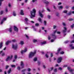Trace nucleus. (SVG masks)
Returning <instances> with one entry per match:
<instances>
[{
    "mask_svg": "<svg viewBox=\"0 0 74 74\" xmlns=\"http://www.w3.org/2000/svg\"><path fill=\"white\" fill-rule=\"evenodd\" d=\"M36 10L34 9L32 10V11H31V18L32 19L33 18H34V17H35V16H36Z\"/></svg>",
    "mask_w": 74,
    "mask_h": 74,
    "instance_id": "nucleus-1",
    "label": "nucleus"
},
{
    "mask_svg": "<svg viewBox=\"0 0 74 74\" xmlns=\"http://www.w3.org/2000/svg\"><path fill=\"white\" fill-rule=\"evenodd\" d=\"M37 51L36 50H34V52H31L29 53V58H32V57L34 56V55L36 53V52Z\"/></svg>",
    "mask_w": 74,
    "mask_h": 74,
    "instance_id": "nucleus-2",
    "label": "nucleus"
},
{
    "mask_svg": "<svg viewBox=\"0 0 74 74\" xmlns=\"http://www.w3.org/2000/svg\"><path fill=\"white\" fill-rule=\"evenodd\" d=\"M13 57V56L12 55H11V57H10V56H8L7 58L5 59L6 61V62H8V61H10V60L12 59Z\"/></svg>",
    "mask_w": 74,
    "mask_h": 74,
    "instance_id": "nucleus-3",
    "label": "nucleus"
},
{
    "mask_svg": "<svg viewBox=\"0 0 74 74\" xmlns=\"http://www.w3.org/2000/svg\"><path fill=\"white\" fill-rule=\"evenodd\" d=\"M12 47L13 49H14V50H16L17 48H18V45L16 44L15 45L12 44Z\"/></svg>",
    "mask_w": 74,
    "mask_h": 74,
    "instance_id": "nucleus-4",
    "label": "nucleus"
},
{
    "mask_svg": "<svg viewBox=\"0 0 74 74\" xmlns=\"http://www.w3.org/2000/svg\"><path fill=\"white\" fill-rule=\"evenodd\" d=\"M25 21V24H26L27 25H30V23H29V20L28 18H25V19L24 20Z\"/></svg>",
    "mask_w": 74,
    "mask_h": 74,
    "instance_id": "nucleus-5",
    "label": "nucleus"
},
{
    "mask_svg": "<svg viewBox=\"0 0 74 74\" xmlns=\"http://www.w3.org/2000/svg\"><path fill=\"white\" fill-rule=\"evenodd\" d=\"M62 57H60L57 59V62L58 63H60L62 62Z\"/></svg>",
    "mask_w": 74,
    "mask_h": 74,
    "instance_id": "nucleus-6",
    "label": "nucleus"
},
{
    "mask_svg": "<svg viewBox=\"0 0 74 74\" xmlns=\"http://www.w3.org/2000/svg\"><path fill=\"white\" fill-rule=\"evenodd\" d=\"M7 18H3V19L2 20V21H1L0 24L1 25H2L3 23V22H4V21H5L7 20Z\"/></svg>",
    "mask_w": 74,
    "mask_h": 74,
    "instance_id": "nucleus-7",
    "label": "nucleus"
},
{
    "mask_svg": "<svg viewBox=\"0 0 74 74\" xmlns=\"http://www.w3.org/2000/svg\"><path fill=\"white\" fill-rule=\"evenodd\" d=\"M25 64L24 63L23 61L21 62L20 66L21 67L22 69H23L24 68V66Z\"/></svg>",
    "mask_w": 74,
    "mask_h": 74,
    "instance_id": "nucleus-8",
    "label": "nucleus"
},
{
    "mask_svg": "<svg viewBox=\"0 0 74 74\" xmlns=\"http://www.w3.org/2000/svg\"><path fill=\"white\" fill-rule=\"evenodd\" d=\"M14 29L15 32H18V29L16 27L14 26Z\"/></svg>",
    "mask_w": 74,
    "mask_h": 74,
    "instance_id": "nucleus-9",
    "label": "nucleus"
},
{
    "mask_svg": "<svg viewBox=\"0 0 74 74\" xmlns=\"http://www.w3.org/2000/svg\"><path fill=\"white\" fill-rule=\"evenodd\" d=\"M8 31L9 33H12V27L9 28L8 29Z\"/></svg>",
    "mask_w": 74,
    "mask_h": 74,
    "instance_id": "nucleus-10",
    "label": "nucleus"
},
{
    "mask_svg": "<svg viewBox=\"0 0 74 74\" xmlns=\"http://www.w3.org/2000/svg\"><path fill=\"white\" fill-rule=\"evenodd\" d=\"M53 68L51 67L48 70V72L49 73H51V71H52V70H53Z\"/></svg>",
    "mask_w": 74,
    "mask_h": 74,
    "instance_id": "nucleus-11",
    "label": "nucleus"
},
{
    "mask_svg": "<svg viewBox=\"0 0 74 74\" xmlns=\"http://www.w3.org/2000/svg\"><path fill=\"white\" fill-rule=\"evenodd\" d=\"M27 49H25L24 50L21 51V53L22 55H23V53H24V52H27Z\"/></svg>",
    "mask_w": 74,
    "mask_h": 74,
    "instance_id": "nucleus-12",
    "label": "nucleus"
},
{
    "mask_svg": "<svg viewBox=\"0 0 74 74\" xmlns=\"http://www.w3.org/2000/svg\"><path fill=\"white\" fill-rule=\"evenodd\" d=\"M11 40H8L7 42L5 43V45H8L10 43H11Z\"/></svg>",
    "mask_w": 74,
    "mask_h": 74,
    "instance_id": "nucleus-13",
    "label": "nucleus"
},
{
    "mask_svg": "<svg viewBox=\"0 0 74 74\" xmlns=\"http://www.w3.org/2000/svg\"><path fill=\"white\" fill-rule=\"evenodd\" d=\"M52 37L54 39V40L56 39V36L55 35V34H52Z\"/></svg>",
    "mask_w": 74,
    "mask_h": 74,
    "instance_id": "nucleus-14",
    "label": "nucleus"
},
{
    "mask_svg": "<svg viewBox=\"0 0 74 74\" xmlns=\"http://www.w3.org/2000/svg\"><path fill=\"white\" fill-rule=\"evenodd\" d=\"M64 29L63 30V33H66L67 32V28L66 27H64Z\"/></svg>",
    "mask_w": 74,
    "mask_h": 74,
    "instance_id": "nucleus-15",
    "label": "nucleus"
},
{
    "mask_svg": "<svg viewBox=\"0 0 74 74\" xmlns=\"http://www.w3.org/2000/svg\"><path fill=\"white\" fill-rule=\"evenodd\" d=\"M39 15L41 17V18H43V16L42 14L41 13V11L40 10H39Z\"/></svg>",
    "mask_w": 74,
    "mask_h": 74,
    "instance_id": "nucleus-16",
    "label": "nucleus"
},
{
    "mask_svg": "<svg viewBox=\"0 0 74 74\" xmlns=\"http://www.w3.org/2000/svg\"><path fill=\"white\" fill-rule=\"evenodd\" d=\"M20 14L21 15H24V13H23V11L22 10H21V12L20 13Z\"/></svg>",
    "mask_w": 74,
    "mask_h": 74,
    "instance_id": "nucleus-17",
    "label": "nucleus"
},
{
    "mask_svg": "<svg viewBox=\"0 0 74 74\" xmlns=\"http://www.w3.org/2000/svg\"><path fill=\"white\" fill-rule=\"evenodd\" d=\"M32 28H33V30L35 32H36L37 31V29L35 28V26H32Z\"/></svg>",
    "mask_w": 74,
    "mask_h": 74,
    "instance_id": "nucleus-18",
    "label": "nucleus"
},
{
    "mask_svg": "<svg viewBox=\"0 0 74 74\" xmlns=\"http://www.w3.org/2000/svg\"><path fill=\"white\" fill-rule=\"evenodd\" d=\"M73 44H71L69 45L70 47H71V48L72 49H74V47L73 46Z\"/></svg>",
    "mask_w": 74,
    "mask_h": 74,
    "instance_id": "nucleus-19",
    "label": "nucleus"
},
{
    "mask_svg": "<svg viewBox=\"0 0 74 74\" xmlns=\"http://www.w3.org/2000/svg\"><path fill=\"white\" fill-rule=\"evenodd\" d=\"M48 53H49V52H47V53H46L45 54V56H46V58H49V56H48Z\"/></svg>",
    "mask_w": 74,
    "mask_h": 74,
    "instance_id": "nucleus-20",
    "label": "nucleus"
},
{
    "mask_svg": "<svg viewBox=\"0 0 74 74\" xmlns=\"http://www.w3.org/2000/svg\"><path fill=\"white\" fill-rule=\"evenodd\" d=\"M3 42H1L0 43V49H1V48H2V47H3Z\"/></svg>",
    "mask_w": 74,
    "mask_h": 74,
    "instance_id": "nucleus-21",
    "label": "nucleus"
},
{
    "mask_svg": "<svg viewBox=\"0 0 74 74\" xmlns=\"http://www.w3.org/2000/svg\"><path fill=\"white\" fill-rule=\"evenodd\" d=\"M13 15L14 16H16V12L14 11L13 12Z\"/></svg>",
    "mask_w": 74,
    "mask_h": 74,
    "instance_id": "nucleus-22",
    "label": "nucleus"
},
{
    "mask_svg": "<svg viewBox=\"0 0 74 74\" xmlns=\"http://www.w3.org/2000/svg\"><path fill=\"white\" fill-rule=\"evenodd\" d=\"M47 43L46 41H43V42L41 43V44L42 45H44Z\"/></svg>",
    "mask_w": 74,
    "mask_h": 74,
    "instance_id": "nucleus-23",
    "label": "nucleus"
},
{
    "mask_svg": "<svg viewBox=\"0 0 74 74\" xmlns=\"http://www.w3.org/2000/svg\"><path fill=\"white\" fill-rule=\"evenodd\" d=\"M24 42L22 41H20V44L21 45H23L24 44Z\"/></svg>",
    "mask_w": 74,
    "mask_h": 74,
    "instance_id": "nucleus-24",
    "label": "nucleus"
},
{
    "mask_svg": "<svg viewBox=\"0 0 74 74\" xmlns=\"http://www.w3.org/2000/svg\"><path fill=\"white\" fill-rule=\"evenodd\" d=\"M38 21L40 22H41V23H42V19L40 18H38Z\"/></svg>",
    "mask_w": 74,
    "mask_h": 74,
    "instance_id": "nucleus-25",
    "label": "nucleus"
},
{
    "mask_svg": "<svg viewBox=\"0 0 74 74\" xmlns=\"http://www.w3.org/2000/svg\"><path fill=\"white\" fill-rule=\"evenodd\" d=\"M17 69L18 70V71H20L21 70V67H20V66H17Z\"/></svg>",
    "mask_w": 74,
    "mask_h": 74,
    "instance_id": "nucleus-26",
    "label": "nucleus"
},
{
    "mask_svg": "<svg viewBox=\"0 0 74 74\" xmlns=\"http://www.w3.org/2000/svg\"><path fill=\"white\" fill-rule=\"evenodd\" d=\"M33 60L34 62H36L37 60V57L34 58Z\"/></svg>",
    "mask_w": 74,
    "mask_h": 74,
    "instance_id": "nucleus-27",
    "label": "nucleus"
},
{
    "mask_svg": "<svg viewBox=\"0 0 74 74\" xmlns=\"http://www.w3.org/2000/svg\"><path fill=\"white\" fill-rule=\"evenodd\" d=\"M33 41L34 43H36V42H37V40L36 39H34L33 40Z\"/></svg>",
    "mask_w": 74,
    "mask_h": 74,
    "instance_id": "nucleus-28",
    "label": "nucleus"
},
{
    "mask_svg": "<svg viewBox=\"0 0 74 74\" xmlns=\"http://www.w3.org/2000/svg\"><path fill=\"white\" fill-rule=\"evenodd\" d=\"M61 50H62V49L61 48H59L58 49L57 51L59 53V52H60Z\"/></svg>",
    "mask_w": 74,
    "mask_h": 74,
    "instance_id": "nucleus-29",
    "label": "nucleus"
},
{
    "mask_svg": "<svg viewBox=\"0 0 74 74\" xmlns=\"http://www.w3.org/2000/svg\"><path fill=\"white\" fill-rule=\"evenodd\" d=\"M62 25L64 26H66V23L64 22H63L62 23Z\"/></svg>",
    "mask_w": 74,
    "mask_h": 74,
    "instance_id": "nucleus-30",
    "label": "nucleus"
},
{
    "mask_svg": "<svg viewBox=\"0 0 74 74\" xmlns=\"http://www.w3.org/2000/svg\"><path fill=\"white\" fill-rule=\"evenodd\" d=\"M11 69H10L8 72V74H10L11 73Z\"/></svg>",
    "mask_w": 74,
    "mask_h": 74,
    "instance_id": "nucleus-31",
    "label": "nucleus"
},
{
    "mask_svg": "<svg viewBox=\"0 0 74 74\" xmlns=\"http://www.w3.org/2000/svg\"><path fill=\"white\" fill-rule=\"evenodd\" d=\"M12 41L13 42H16V40L15 39L12 40Z\"/></svg>",
    "mask_w": 74,
    "mask_h": 74,
    "instance_id": "nucleus-32",
    "label": "nucleus"
},
{
    "mask_svg": "<svg viewBox=\"0 0 74 74\" xmlns=\"http://www.w3.org/2000/svg\"><path fill=\"white\" fill-rule=\"evenodd\" d=\"M45 11V10H44V9H42L41 10V12H42V13H43Z\"/></svg>",
    "mask_w": 74,
    "mask_h": 74,
    "instance_id": "nucleus-33",
    "label": "nucleus"
},
{
    "mask_svg": "<svg viewBox=\"0 0 74 74\" xmlns=\"http://www.w3.org/2000/svg\"><path fill=\"white\" fill-rule=\"evenodd\" d=\"M59 9H62L63 8V6H60L58 7Z\"/></svg>",
    "mask_w": 74,
    "mask_h": 74,
    "instance_id": "nucleus-34",
    "label": "nucleus"
},
{
    "mask_svg": "<svg viewBox=\"0 0 74 74\" xmlns=\"http://www.w3.org/2000/svg\"><path fill=\"white\" fill-rule=\"evenodd\" d=\"M56 15L57 16H59V13L57 12L56 13Z\"/></svg>",
    "mask_w": 74,
    "mask_h": 74,
    "instance_id": "nucleus-35",
    "label": "nucleus"
},
{
    "mask_svg": "<svg viewBox=\"0 0 74 74\" xmlns=\"http://www.w3.org/2000/svg\"><path fill=\"white\" fill-rule=\"evenodd\" d=\"M63 13H65V14H67V11L66 10H64L63 11Z\"/></svg>",
    "mask_w": 74,
    "mask_h": 74,
    "instance_id": "nucleus-36",
    "label": "nucleus"
},
{
    "mask_svg": "<svg viewBox=\"0 0 74 74\" xmlns=\"http://www.w3.org/2000/svg\"><path fill=\"white\" fill-rule=\"evenodd\" d=\"M60 53L61 54V55H63V54H64V51H62L60 52Z\"/></svg>",
    "mask_w": 74,
    "mask_h": 74,
    "instance_id": "nucleus-37",
    "label": "nucleus"
},
{
    "mask_svg": "<svg viewBox=\"0 0 74 74\" xmlns=\"http://www.w3.org/2000/svg\"><path fill=\"white\" fill-rule=\"evenodd\" d=\"M37 64H38V65L39 66L41 64V62L40 61H38L37 62Z\"/></svg>",
    "mask_w": 74,
    "mask_h": 74,
    "instance_id": "nucleus-38",
    "label": "nucleus"
},
{
    "mask_svg": "<svg viewBox=\"0 0 74 74\" xmlns=\"http://www.w3.org/2000/svg\"><path fill=\"white\" fill-rule=\"evenodd\" d=\"M44 3L46 4H49V2L47 1H45Z\"/></svg>",
    "mask_w": 74,
    "mask_h": 74,
    "instance_id": "nucleus-39",
    "label": "nucleus"
},
{
    "mask_svg": "<svg viewBox=\"0 0 74 74\" xmlns=\"http://www.w3.org/2000/svg\"><path fill=\"white\" fill-rule=\"evenodd\" d=\"M5 11L6 12H8V8L7 7L5 8Z\"/></svg>",
    "mask_w": 74,
    "mask_h": 74,
    "instance_id": "nucleus-40",
    "label": "nucleus"
},
{
    "mask_svg": "<svg viewBox=\"0 0 74 74\" xmlns=\"http://www.w3.org/2000/svg\"><path fill=\"white\" fill-rule=\"evenodd\" d=\"M71 14V12H70L69 13L67 14V16H69V15H70Z\"/></svg>",
    "mask_w": 74,
    "mask_h": 74,
    "instance_id": "nucleus-41",
    "label": "nucleus"
},
{
    "mask_svg": "<svg viewBox=\"0 0 74 74\" xmlns=\"http://www.w3.org/2000/svg\"><path fill=\"white\" fill-rule=\"evenodd\" d=\"M44 25L45 26H46V25H47V22H46V21H44Z\"/></svg>",
    "mask_w": 74,
    "mask_h": 74,
    "instance_id": "nucleus-42",
    "label": "nucleus"
},
{
    "mask_svg": "<svg viewBox=\"0 0 74 74\" xmlns=\"http://www.w3.org/2000/svg\"><path fill=\"white\" fill-rule=\"evenodd\" d=\"M26 69H23L21 71V72H23H23H25V71H26Z\"/></svg>",
    "mask_w": 74,
    "mask_h": 74,
    "instance_id": "nucleus-43",
    "label": "nucleus"
},
{
    "mask_svg": "<svg viewBox=\"0 0 74 74\" xmlns=\"http://www.w3.org/2000/svg\"><path fill=\"white\" fill-rule=\"evenodd\" d=\"M11 67L12 68H15V65H11Z\"/></svg>",
    "mask_w": 74,
    "mask_h": 74,
    "instance_id": "nucleus-44",
    "label": "nucleus"
},
{
    "mask_svg": "<svg viewBox=\"0 0 74 74\" xmlns=\"http://www.w3.org/2000/svg\"><path fill=\"white\" fill-rule=\"evenodd\" d=\"M35 25L36 26H39V24L38 23H36L35 24Z\"/></svg>",
    "mask_w": 74,
    "mask_h": 74,
    "instance_id": "nucleus-45",
    "label": "nucleus"
},
{
    "mask_svg": "<svg viewBox=\"0 0 74 74\" xmlns=\"http://www.w3.org/2000/svg\"><path fill=\"white\" fill-rule=\"evenodd\" d=\"M73 19L72 18H69L68 19V21H73Z\"/></svg>",
    "mask_w": 74,
    "mask_h": 74,
    "instance_id": "nucleus-46",
    "label": "nucleus"
},
{
    "mask_svg": "<svg viewBox=\"0 0 74 74\" xmlns=\"http://www.w3.org/2000/svg\"><path fill=\"white\" fill-rule=\"evenodd\" d=\"M53 71L54 72H55L56 73L57 72V69H55Z\"/></svg>",
    "mask_w": 74,
    "mask_h": 74,
    "instance_id": "nucleus-47",
    "label": "nucleus"
},
{
    "mask_svg": "<svg viewBox=\"0 0 74 74\" xmlns=\"http://www.w3.org/2000/svg\"><path fill=\"white\" fill-rule=\"evenodd\" d=\"M5 55V53H3L1 54L2 56H4Z\"/></svg>",
    "mask_w": 74,
    "mask_h": 74,
    "instance_id": "nucleus-48",
    "label": "nucleus"
},
{
    "mask_svg": "<svg viewBox=\"0 0 74 74\" xmlns=\"http://www.w3.org/2000/svg\"><path fill=\"white\" fill-rule=\"evenodd\" d=\"M3 14V11H1V12H0V14L2 15Z\"/></svg>",
    "mask_w": 74,
    "mask_h": 74,
    "instance_id": "nucleus-49",
    "label": "nucleus"
},
{
    "mask_svg": "<svg viewBox=\"0 0 74 74\" xmlns=\"http://www.w3.org/2000/svg\"><path fill=\"white\" fill-rule=\"evenodd\" d=\"M14 58L15 59H16L17 58V55H16L14 57Z\"/></svg>",
    "mask_w": 74,
    "mask_h": 74,
    "instance_id": "nucleus-50",
    "label": "nucleus"
},
{
    "mask_svg": "<svg viewBox=\"0 0 74 74\" xmlns=\"http://www.w3.org/2000/svg\"><path fill=\"white\" fill-rule=\"evenodd\" d=\"M57 34H60L61 33V32H60L57 31Z\"/></svg>",
    "mask_w": 74,
    "mask_h": 74,
    "instance_id": "nucleus-51",
    "label": "nucleus"
},
{
    "mask_svg": "<svg viewBox=\"0 0 74 74\" xmlns=\"http://www.w3.org/2000/svg\"><path fill=\"white\" fill-rule=\"evenodd\" d=\"M9 66L8 65H7L6 66V67H5V69H8V67H9Z\"/></svg>",
    "mask_w": 74,
    "mask_h": 74,
    "instance_id": "nucleus-52",
    "label": "nucleus"
},
{
    "mask_svg": "<svg viewBox=\"0 0 74 74\" xmlns=\"http://www.w3.org/2000/svg\"><path fill=\"white\" fill-rule=\"evenodd\" d=\"M37 1V0H32V3H34L35 1Z\"/></svg>",
    "mask_w": 74,
    "mask_h": 74,
    "instance_id": "nucleus-53",
    "label": "nucleus"
},
{
    "mask_svg": "<svg viewBox=\"0 0 74 74\" xmlns=\"http://www.w3.org/2000/svg\"><path fill=\"white\" fill-rule=\"evenodd\" d=\"M74 43V40H73L72 41H71L70 42V43Z\"/></svg>",
    "mask_w": 74,
    "mask_h": 74,
    "instance_id": "nucleus-54",
    "label": "nucleus"
},
{
    "mask_svg": "<svg viewBox=\"0 0 74 74\" xmlns=\"http://www.w3.org/2000/svg\"><path fill=\"white\" fill-rule=\"evenodd\" d=\"M27 70L28 71H30L31 69L30 68H28Z\"/></svg>",
    "mask_w": 74,
    "mask_h": 74,
    "instance_id": "nucleus-55",
    "label": "nucleus"
},
{
    "mask_svg": "<svg viewBox=\"0 0 74 74\" xmlns=\"http://www.w3.org/2000/svg\"><path fill=\"white\" fill-rule=\"evenodd\" d=\"M25 37L27 38V39H29V36H27V35H25Z\"/></svg>",
    "mask_w": 74,
    "mask_h": 74,
    "instance_id": "nucleus-56",
    "label": "nucleus"
},
{
    "mask_svg": "<svg viewBox=\"0 0 74 74\" xmlns=\"http://www.w3.org/2000/svg\"><path fill=\"white\" fill-rule=\"evenodd\" d=\"M56 26L55 25H53V29H56Z\"/></svg>",
    "mask_w": 74,
    "mask_h": 74,
    "instance_id": "nucleus-57",
    "label": "nucleus"
},
{
    "mask_svg": "<svg viewBox=\"0 0 74 74\" xmlns=\"http://www.w3.org/2000/svg\"><path fill=\"white\" fill-rule=\"evenodd\" d=\"M56 32H57V31L55 30V31H54V34H54L55 35V33H56Z\"/></svg>",
    "mask_w": 74,
    "mask_h": 74,
    "instance_id": "nucleus-58",
    "label": "nucleus"
},
{
    "mask_svg": "<svg viewBox=\"0 0 74 74\" xmlns=\"http://www.w3.org/2000/svg\"><path fill=\"white\" fill-rule=\"evenodd\" d=\"M69 42V40H67L65 42H64L65 43H66V44H67V43H68Z\"/></svg>",
    "mask_w": 74,
    "mask_h": 74,
    "instance_id": "nucleus-59",
    "label": "nucleus"
},
{
    "mask_svg": "<svg viewBox=\"0 0 74 74\" xmlns=\"http://www.w3.org/2000/svg\"><path fill=\"white\" fill-rule=\"evenodd\" d=\"M55 41V40L54 39H51V42H53Z\"/></svg>",
    "mask_w": 74,
    "mask_h": 74,
    "instance_id": "nucleus-60",
    "label": "nucleus"
},
{
    "mask_svg": "<svg viewBox=\"0 0 74 74\" xmlns=\"http://www.w3.org/2000/svg\"><path fill=\"white\" fill-rule=\"evenodd\" d=\"M52 56H53V53H51V58H52Z\"/></svg>",
    "mask_w": 74,
    "mask_h": 74,
    "instance_id": "nucleus-61",
    "label": "nucleus"
},
{
    "mask_svg": "<svg viewBox=\"0 0 74 74\" xmlns=\"http://www.w3.org/2000/svg\"><path fill=\"white\" fill-rule=\"evenodd\" d=\"M59 52H58V51H57V53H56V54L58 55H59Z\"/></svg>",
    "mask_w": 74,
    "mask_h": 74,
    "instance_id": "nucleus-62",
    "label": "nucleus"
},
{
    "mask_svg": "<svg viewBox=\"0 0 74 74\" xmlns=\"http://www.w3.org/2000/svg\"><path fill=\"white\" fill-rule=\"evenodd\" d=\"M47 10L48 11H49V12H50V11H51L50 10H49V9L48 8H47Z\"/></svg>",
    "mask_w": 74,
    "mask_h": 74,
    "instance_id": "nucleus-63",
    "label": "nucleus"
},
{
    "mask_svg": "<svg viewBox=\"0 0 74 74\" xmlns=\"http://www.w3.org/2000/svg\"><path fill=\"white\" fill-rule=\"evenodd\" d=\"M71 9L73 10H74V6L72 7Z\"/></svg>",
    "mask_w": 74,
    "mask_h": 74,
    "instance_id": "nucleus-64",
    "label": "nucleus"
}]
</instances>
